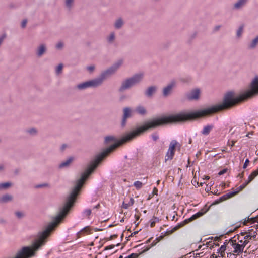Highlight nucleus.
<instances>
[{
	"label": "nucleus",
	"mask_w": 258,
	"mask_h": 258,
	"mask_svg": "<svg viewBox=\"0 0 258 258\" xmlns=\"http://www.w3.org/2000/svg\"><path fill=\"white\" fill-rule=\"evenodd\" d=\"M168 124H171L169 116L163 115L146 121L144 125L126 134L119 140H117L115 137L112 136L105 137L104 140L105 144L111 142L114 143L98 154L95 158L90 162L87 169L81 173L80 178L77 180L76 185L70 194L67 197L63 207L59 210H71L73 208L85 181L96 169L99 162L114 151L117 147L126 142L131 141L147 130H153Z\"/></svg>",
	"instance_id": "obj_1"
},
{
	"label": "nucleus",
	"mask_w": 258,
	"mask_h": 258,
	"mask_svg": "<svg viewBox=\"0 0 258 258\" xmlns=\"http://www.w3.org/2000/svg\"><path fill=\"white\" fill-rule=\"evenodd\" d=\"M258 94V77H255L252 81L250 88L243 93L236 95L234 92L229 91L224 97L222 103L212 106L210 107L191 112H180L176 114L169 115L171 123L184 122L212 115L219 111L229 109L242 102Z\"/></svg>",
	"instance_id": "obj_2"
},
{
	"label": "nucleus",
	"mask_w": 258,
	"mask_h": 258,
	"mask_svg": "<svg viewBox=\"0 0 258 258\" xmlns=\"http://www.w3.org/2000/svg\"><path fill=\"white\" fill-rule=\"evenodd\" d=\"M143 74L142 73H138L124 80L118 88V91L122 92L126 90L130 89L136 85L139 84L143 80Z\"/></svg>",
	"instance_id": "obj_3"
},
{
	"label": "nucleus",
	"mask_w": 258,
	"mask_h": 258,
	"mask_svg": "<svg viewBox=\"0 0 258 258\" xmlns=\"http://www.w3.org/2000/svg\"><path fill=\"white\" fill-rule=\"evenodd\" d=\"M122 64V60H119L106 70L102 72L98 77L95 79L98 86H100L104 80L113 75Z\"/></svg>",
	"instance_id": "obj_4"
},
{
	"label": "nucleus",
	"mask_w": 258,
	"mask_h": 258,
	"mask_svg": "<svg viewBox=\"0 0 258 258\" xmlns=\"http://www.w3.org/2000/svg\"><path fill=\"white\" fill-rule=\"evenodd\" d=\"M243 243H236V237H234L228 241V251H231L238 255L243 251Z\"/></svg>",
	"instance_id": "obj_5"
},
{
	"label": "nucleus",
	"mask_w": 258,
	"mask_h": 258,
	"mask_svg": "<svg viewBox=\"0 0 258 258\" xmlns=\"http://www.w3.org/2000/svg\"><path fill=\"white\" fill-rule=\"evenodd\" d=\"M98 85L95 80L93 79L77 84L75 88L79 90H83L89 87H97Z\"/></svg>",
	"instance_id": "obj_6"
},
{
	"label": "nucleus",
	"mask_w": 258,
	"mask_h": 258,
	"mask_svg": "<svg viewBox=\"0 0 258 258\" xmlns=\"http://www.w3.org/2000/svg\"><path fill=\"white\" fill-rule=\"evenodd\" d=\"M200 90L198 88L192 89L185 94L186 99L189 101L198 100L200 98Z\"/></svg>",
	"instance_id": "obj_7"
},
{
	"label": "nucleus",
	"mask_w": 258,
	"mask_h": 258,
	"mask_svg": "<svg viewBox=\"0 0 258 258\" xmlns=\"http://www.w3.org/2000/svg\"><path fill=\"white\" fill-rule=\"evenodd\" d=\"M176 86V82L175 80H172L163 89V96L166 97L169 96L172 91V89Z\"/></svg>",
	"instance_id": "obj_8"
},
{
	"label": "nucleus",
	"mask_w": 258,
	"mask_h": 258,
	"mask_svg": "<svg viewBox=\"0 0 258 258\" xmlns=\"http://www.w3.org/2000/svg\"><path fill=\"white\" fill-rule=\"evenodd\" d=\"M123 114L121 123L122 127H124L126 124V120L127 118L132 116V111L130 108L125 107L123 108Z\"/></svg>",
	"instance_id": "obj_9"
},
{
	"label": "nucleus",
	"mask_w": 258,
	"mask_h": 258,
	"mask_svg": "<svg viewBox=\"0 0 258 258\" xmlns=\"http://www.w3.org/2000/svg\"><path fill=\"white\" fill-rule=\"evenodd\" d=\"M238 194V191H230L229 192H228V194H226L223 196H222V197H221L219 200H216L213 204V205H215V204H219L220 202H222V201H224L226 200H227L228 199H230L233 197H234V196H235L236 195H237Z\"/></svg>",
	"instance_id": "obj_10"
},
{
	"label": "nucleus",
	"mask_w": 258,
	"mask_h": 258,
	"mask_svg": "<svg viewBox=\"0 0 258 258\" xmlns=\"http://www.w3.org/2000/svg\"><path fill=\"white\" fill-rule=\"evenodd\" d=\"M157 90V87L156 86H151L148 87L144 92L145 95L148 98H151L155 94Z\"/></svg>",
	"instance_id": "obj_11"
},
{
	"label": "nucleus",
	"mask_w": 258,
	"mask_h": 258,
	"mask_svg": "<svg viewBox=\"0 0 258 258\" xmlns=\"http://www.w3.org/2000/svg\"><path fill=\"white\" fill-rule=\"evenodd\" d=\"M47 50L46 46L45 44H40L37 48L36 55L37 57H40L44 54Z\"/></svg>",
	"instance_id": "obj_12"
},
{
	"label": "nucleus",
	"mask_w": 258,
	"mask_h": 258,
	"mask_svg": "<svg viewBox=\"0 0 258 258\" xmlns=\"http://www.w3.org/2000/svg\"><path fill=\"white\" fill-rule=\"evenodd\" d=\"M91 231L92 229L90 226H86L78 232L77 236L79 238L86 234H90L91 233Z\"/></svg>",
	"instance_id": "obj_13"
},
{
	"label": "nucleus",
	"mask_w": 258,
	"mask_h": 258,
	"mask_svg": "<svg viewBox=\"0 0 258 258\" xmlns=\"http://www.w3.org/2000/svg\"><path fill=\"white\" fill-rule=\"evenodd\" d=\"M248 0H238L233 5V9L235 10L241 9L247 3Z\"/></svg>",
	"instance_id": "obj_14"
},
{
	"label": "nucleus",
	"mask_w": 258,
	"mask_h": 258,
	"mask_svg": "<svg viewBox=\"0 0 258 258\" xmlns=\"http://www.w3.org/2000/svg\"><path fill=\"white\" fill-rule=\"evenodd\" d=\"M74 158L73 157H70L66 161L62 162L58 165L59 169H62L63 168L69 167L70 166L71 163L73 161Z\"/></svg>",
	"instance_id": "obj_15"
},
{
	"label": "nucleus",
	"mask_w": 258,
	"mask_h": 258,
	"mask_svg": "<svg viewBox=\"0 0 258 258\" xmlns=\"http://www.w3.org/2000/svg\"><path fill=\"white\" fill-rule=\"evenodd\" d=\"M207 211H205L204 212H200L199 211V212L197 213L196 214L193 215L191 217H190L188 219H185L184 221V223L185 224H186V223H188V222H191L196 219H197L198 218H199L200 217L202 216V215H203L205 212H206Z\"/></svg>",
	"instance_id": "obj_16"
},
{
	"label": "nucleus",
	"mask_w": 258,
	"mask_h": 258,
	"mask_svg": "<svg viewBox=\"0 0 258 258\" xmlns=\"http://www.w3.org/2000/svg\"><path fill=\"white\" fill-rule=\"evenodd\" d=\"M255 222H258V216L255 217L249 216L247 218H245L244 220L243 224L244 225H247L248 223L252 224Z\"/></svg>",
	"instance_id": "obj_17"
},
{
	"label": "nucleus",
	"mask_w": 258,
	"mask_h": 258,
	"mask_svg": "<svg viewBox=\"0 0 258 258\" xmlns=\"http://www.w3.org/2000/svg\"><path fill=\"white\" fill-rule=\"evenodd\" d=\"M244 236V234L243 233H241V235H237L235 236L234 237H236V243H239V244H243V248L247 244V240H244L243 236Z\"/></svg>",
	"instance_id": "obj_18"
},
{
	"label": "nucleus",
	"mask_w": 258,
	"mask_h": 258,
	"mask_svg": "<svg viewBox=\"0 0 258 258\" xmlns=\"http://www.w3.org/2000/svg\"><path fill=\"white\" fill-rule=\"evenodd\" d=\"M177 147L180 148L181 147V145L179 143H178L177 141L173 140L170 143L168 150L169 151H172L174 152H175L176 147Z\"/></svg>",
	"instance_id": "obj_19"
},
{
	"label": "nucleus",
	"mask_w": 258,
	"mask_h": 258,
	"mask_svg": "<svg viewBox=\"0 0 258 258\" xmlns=\"http://www.w3.org/2000/svg\"><path fill=\"white\" fill-rule=\"evenodd\" d=\"M213 128L214 125L213 124H208L205 126L203 130L201 131V134L207 136Z\"/></svg>",
	"instance_id": "obj_20"
},
{
	"label": "nucleus",
	"mask_w": 258,
	"mask_h": 258,
	"mask_svg": "<svg viewBox=\"0 0 258 258\" xmlns=\"http://www.w3.org/2000/svg\"><path fill=\"white\" fill-rule=\"evenodd\" d=\"M135 111L139 115H145L147 114V110L146 108L141 105L138 106L136 109Z\"/></svg>",
	"instance_id": "obj_21"
},
{
	"label": "nucleus",
	"mask_w": 258,
	"mask_h": 258,
	"mask_svg": "<svg viewBox=\"0 0 258 258\" xmlns=\"http://www.w3.org/2000/svg\"><path fill=\"white\" fill-rule=\"evenodd\" d=\"M258 45V35L248 44L249 49H255Z\"/></svg>",
	"instance_id": "obj_22"
},
{
	"label": "nucleus",
	"mask_w": 258,
	"mask_h": 258,
	"mask_svg": "<svg viewBox=\"0 0 258 258\" xmlns=\"http://www.w3.org/2000/svg\"><path fill=\"white\" fill-rule=\"evenodd\" d=\"M256 232L255 231L253 232V234L252 233L251 231H249L246 235H244L243 236L244 240H247V244L249 242V240L251 239L252 238H254L256 237Z\"/></svg>",
	"instance_id": "obj_23"
},
{
	"label": "nucleus",
	"mask_w": 258,
	"mask_h": 258,
	"mask_svg": "<svg viewBox=\"0 0 258 258\" xmlns=\"http://www.w3.org/2000/svg\"><path fill=\"white\" fill-rule=\"evenodd\" d=\"M12 196L9 194H6L3 195L2 197L0 198V203H7L9 201H10L12 200Z\"/></svg>",
	"instance_id": "obj_24"
},
{
	"label": "nucleus",
	"mask_w": 258,
	"mask_h": 258,
	"mask_svg": "<svg viewBox=\"0 0 258 258\" xmlns=\"http://www.w3.org/2000/svg\"><path fill=\"white\" fill-rule=\"evenodd\" d=\"M124 25V22L122 18L117 19L114 23V27L116 29H120Z\"/></svg>",
	"instance_id": "obj_25"
},
{
	"label": "nucleus",
	"mask_w": 258,
	"mask_h": 258,
	"mask_svg": "<svg viewBox=\"0 0 258 258\" xmlns=\"http://www.w3.org/2000/svg\"><path fill=\"white\" fill-rule=\"evenodd\" d=\"M258 175V169L253 171L248 176V180L246 181L248 184L251 182L255 177Z\"/></svg>",
	"instance_id": "obj_26"
},
{
	"label": "nucleus",
	"mask_w": 258,
	"mask_h": 258,
	"mask_svg": "<svg viewBox=\"0 0 258 258\" xmlns=\"http://www.w3.org/2000/svg\"><path fill=\"white\" fill-rule=\"evenodd\" d=\"M174 154L175 152H174L173 151H169V150H168V151L165 157V161H167L168 160L172 159L174 155Z\"/></svg>",
	"instance_id": "obj_27"
},
{
	"label": "nucleus",
	"mask_w": 258,
	"mask_h": 258,
	"mask_svg": "<svg viewBox=\"0 0 258 258\" xmlns=\"http://www.w3.org/2000/svg\"><path fill=\"white\" fill-rule=\"evenodd\" d=\"M160 220H161V218L157 217L156 216H154L153 218L150 220V226L151 227H153L155 226L156 223L159 222Z\"/></svg>",
	"instance_id": "obj_28"
},
{
	"label": "nucleus",
	"mask_w": 258,
	"mask_h": 258,
	"mask_svg": "<svg viewBox=\"0 0 258 258\" xmlns=\"http://www.w3.org/2000/svg\"><path fill=\"white\" fill-rule=\"evenodd\" d=\"M115 39V35L114 32H112L110 34L109 36L107 37V42L109 44H111L114 41Z\"/></svg>",
	"instance_id": "obj_29"
},
{
	"label": "nucleus",
	"mask_w": 258,
	"mask_h": 258,
	"mask_svg": "<svg viewBox=\"0 0 258 258\" xmlns=\"http://www.w3.org/2000/svg\"><path fill=\"white\" fill-rule=\"evenodd\" d=\"M12 185L11 182H4L0 183V190L7 189Z\"/></svg>",
	"instance_id": "obj_30"
},
{
	"label": "nucleus",
	"mask_w": 258,
	"mask_h": 258,
	"mask_svg": "<svg viewBox=\"0 0 258 258\" xmlns=\"http://www.w3.org/2000/svg\"><path fill=\"white\" fill-rule=\"evenodd\" d=\"M226 250L228 251V242H225L224 243V245L221 246L219 251H220V252H225Z\"/></svg>",
	"instance_id": "obj_31"
},
{
	"label": "nucleus",
	"mask_w": 258,
	"mask_h": 258,
	"mask_svg": "<svg viewBox=\"0 0 258 258\" xmlns=\"http://www.w3.org/2000/svg\"><path fill=\"white\" fill-rule=\"evenodd\" d=\"M244 29V25H241L239 26V28L237 30L236 35L237 37H240L243 33Z\"/></svg>",
	"instance_id": "obj_32"
},
{
	"label": "nucleus",
	"mask_w": 258,
	"mask_h": 258,
	"mask_svg": "<svg viewBox=\"0 0 258 258\" xmlns=\"http://www.w3.org/2000/svg\"><path fill=\"white\" fill-rule=\"evenodd\" d=\"M15 215L18 218L20 219L25 216V213L22 211H16L15 212Z\"/></svg>",
	"instance_id": "obj_33"
},
{
	"label": "nucleus",
	"mask_w": 258,
	"mask_h": 258,
	"mask_svg": "<svg viewBox=\"0 0 258 258\" xmlns=\"http://www.w3.org/2000/svg\"><path fill=\"white\" fill-rule=\"evenodd\" d=\"M134 185L136 187L137 190H139L142 188L143 184L139 181H136L134 182Z\"/></svg>",
	"instance_id": "obj_34"
},
{
	"label": "nucleus",
	"mask_w": 258,
	"mask_h": 258,
	"mask_svg": "<svg viewBox=\"0 0 258 258\" xmlns=\"http://www.w3.org/2000/svg\"><path fill=\"white\" fill-rule=\"evenodd\" d=\"M248 183L245 181L243 184L241 185L238 188H237L235 191H238V193L242 190H243L247 185Z\"/></svg>",
	"instance_id": "obj_35"
},
{
	"label": "nucleus",
	"mask_w": 258,
	"mask_h": 258,
	"mask_svg": "<svg viewBox=\"0 0 258 258\" xmlns=\"http://www.w3.org/2000/svg\"><path fill=\"white\" fill-rule=\"evenodd\" d=\"M224 254L225 252H220V251H219L218 256H215V254H212L210 258H222L224 256Z\"/></svg>",
	"instance_id": "obj_36"
},
{
	"label": "nucleus",
	"mask_w": 258,
	"mask_h": 258,
	"mask_svg": "<svg viewBox=\"0 0 258 258\" xmlns=\"http://www.w3.org/2000/svg\"><path fill=\"white\" fill-rule=\"evenodd\" d=\"M237 255V254L233 253L231 251H228L227 252L228 258H236Z\"/></svg>",
	"instance_id": "obj_37"
},
{
	"label": "nucleus",
	"mask_w": 258,
	"mask_h": 258,
	"mask_svg": "<svg viewBox=\"0 0 258 258\" xmlns=\"http://www.w3.org/2000/svg\"><path fill=\"white\" fill-rule=\"evenodd\" d=\"M151 137L154 141H156L159 139V136L157 133H154L152 134Z\"/></svg>",
	"instance_id": "obj_38"
},
{
	"label": "nucleus",
	"mask_w": 258,
	"mask_h": 258,
	"mask_svg": "<svg viewBox=\"0 0 258 258\" xmlns=\"http://www.w3.org/2000/svg\"><path fill=\"white\" fill-rule=\"evenodd\" d=\"M27 132L31 135H35L37 133V130L34 128H32L27 130Z\"/></svg>",
	"instance_id": "obj_39"
},
{
	"label": "nucleus",
	"mask_w": 258,
	"mask_h": 258,
	"mask_svg": "<svg viewBox=\"0 0 258 258\" xmlns=\"http://www.w3.org/2000/svg\"><path fill=\"white\" fill-rule=\"evenodd\" d=\"M74 0H66V5L68 8H70Z\"/></svg>",
	"instance_id": "obj_40"
},
{
	"label": "nucleus",
	"mask_w": 258,
	"mask_h": 258,
	"mask_svg": "<svg viewBox=\"0 0 258 258\" xmlns=\"http://www.w3.org/2000/svg\"><path fill=\"white\" fill-rule=\"evenodd\" d=\"M63 65L62 64H59L56 69V72L57 74H59L62 70Z\"/></svg>",
	"instance_id": "obj_41"
},
{
	"label": "nucleus",
	"mask_w": 258,
	"mask_h": 258,
	"mask_svg": "<svg viewBox=\"0 0 258 258\" xmlns=\"http://www.w3.org/2000/svg\"><path fill=\"white\" fill-rule=\"evenodd\" d=\"M7 35L6 33L3 34L1 36H0V45L4 40V39L6 38Z\"/></svg>",
	"instance_id": "obj_42"
},
{
	"label": "nucleus",
	"mask_w": 258,
	"mask_h": 258,
	"mask_svg": "<svg viewBox=\"0 0 258 258\" xmlns=\"http://www.w3.org/2000/svg\"><path fill=\"white\" fill-rule=\"evenodd\" d=\"M63 43L62 42H59L56 44V48L58 49H60L63 47Z\"/></svg>",
	"instance_id": "obj_43"
},
{
	"label": "nucleus",
	"mask_w": 258,
	"mask_h": 258,
	"mask_svg": "<svg viewBox=\"0 0 258 258\" xmlns=\"http://www.w3.org/2000/svg\"><path fill=\"white\" fill-rule=\"evenodd\" d=\"M87 69L90 72H92L95 70V66L93 65L89 66L87 67Z\"/></svg>",
	"instance_id": "obj_44"
},
{
	"label": "nucleus",
	"mask_w": 258,
	"mask_h": 258,
	"mask_svg": "<svg viewBox=\"0 0 258 258\" xmlns=\"http://www.w3.org/2000/svg\"><path fill=\"white\" fill-rule=\"evenodd\" d=\"M227 171V168H224L222 170H221V171H220L218 173V175H223L224 174H225V173H226Z\"/></svg>",
	"instance_id": "obj_45"
},
{
	"label": "nucleus",
	"mask_w": 258,
	"mask_h": 258,
	"mask_svg": "<svg viewBox=\"0 0 258 258\" xmlns=\"http://www.w3.org/2000/svg\"><path fill=\"white\" fill-rule=\"evenodd\" d=\"M249 163V160L248 159H246L245 161V162L244 163V165H243V169H245L246 168V167H247L248 164Z\"/></svg>",
	"instance_id": "obj_46"
},
{
	"label": "nucleus",
	"mask_w": 258,
	"mask_h": 258,
	"mask_svg": "<svg viewBox=\"0 0 258 258\" xmlns=\"http://www.w3.org/2000/svg\"><path fill=\"white\" fill-rule=\"evenodd\" d=\"M27 22V20L26 19L23 20L21 23V27L22 28H24L26 27V24Z\"/></svg>",
	"instance_id": "obj_47"
},
{
	"label": "nucleus",
	"mask_w": 258,
	"mask_h": 258,
	"mask_svg": "<svg viewBox=\"0 0 258 258\" xmlns=\"http://www.w3.org/2000/svg\"><path fill=\"white\" fill-rule=\"evenodd\" d=\"M46 186H48V184L44 183V184H39L36 186V187L37 188H42V187H46Z\"/></svg>",
	"instance_id": "obj_48"
},
{
	"label": "nucleus",
	"mask_w": 258,
	"mask_h": 258,
	"mask_svg": "<svg viewBox=\"0 0 258 258\" xmlns=\"http://www.w3.org/2000/svg\"><path fill=\"white\" fill-rule=\"evenodd\" d=\"M129 206H130L128 204V203H126L125 202H123V204H122V207L124 209H127Z\"/></svg>",
	"instance_id": "obj_49"
},
{
	"label": "nucleus",
	"mask_w": 258,
	"mask_h": 258,
	"mask_svg": "<svg viewBox=\"0 0 258 258\" xmlns=\"http://www.w3.org/2000/svg\"><path fill=\"white\" fill-rule=\"evenodd\" d=\"M134 200L133 198H130V200L128 202V204L130 205V206H132L134 204Z\"/></svg>",
	"instance_id": "obj_50"
},
{
	"label": "nucleus",
	"mask_w": 258,
	"mask_h": 258,
	"mask_svg": "<svg viewBox=\"0 0 258 258\" xmlns=\"http://www.w3.org/2000/svg\"><path fill=\"white\" fill-rule=\"evenodd\" d=\"M67 144H62V145H61V147H60V150H61V151H62H62H63L66 149V148H67Z\"/></svg>",
	"instance_id": "obj_51"
},
{
	"label": "nucleus",
	"mask_w": 258,
	"mask_h": 258,
	"mask_svg": "<svg viewBox=\"0 0 258 258\" xmlns=\"http://www.w3.org/2000/svg\"><path fill=\"white\" fill-rule=\"evenodd\" d=\"M220 28H221L220 25H217L215 27L214 30V31H217L220 29Z\"/></svg>",
	"instance_id": "obj_52"
},
{
	"label": "nucleus",
	"mask_w": 258,
	"mask_h": 258,
	"mask_svg": "<svg viewBox=\"0 0 258 258\" xmlns=\"http://www.w3.org/2000/svg\"><path fill=\"white\" fill-rule=\"evenodd\" d=\"M100 208V205L99 203H98L96 205L94 206L92 208L93 209H99Z\"/></svg>",
	"instance_id": "obj_53"
},
{
	"label": "nucleus",
	"mask_w": 258,
	"mask_h": 258,
	"mask_svg": "<svg viewBox=\"0 0 258 258\" xmlns=\"http://www.w3.org/2000/svg\"><path fill=\"white\" fill-rule=\"evenodd\" d=\"M158 189L156 187H154L152 192L153 195H157Z\"/></svg>",
	"instance_id": "obj_54"
},
{
	"label": "nucleus",
	"mask_w": 258,
	"mask_h": 258,
	"mask_svg": "<svg viewBox=\"0 0 258 258\" xmlns=\"http://www.w3.org/2000/svg\"><path fill=\"white\" fill-rule=\"evenodd\" d=\"M183 224H182L181 225H179V226H176V227H175L172 229V232H173V231H176L177 229H178L179 228V227H181V226H183Z\"/></svg>",
	"instance_id": "obj_55"
},
{
	"label": "nucleus",
	"mask_w": 258,
	"mask_h": 258,
	"mask_svg": "<svg viewBox=\"0 0 258 258\" xmlns=\"http://www.w3.org/2000/svg\"><path fill=\"white\" fill-rule=\"evenodd\" d=\"M91 214V211H87L85 213V215L87 217H89Z\"/></svg>",
	"instance_id": "obj_56"
},
{
	"label": "nucleus",
	"mask_w": 258,
	"mask_h": 258,
	"mask_svg": "<svg viewBox=\"0 0 258 258\" xmlns=\"http://www.w3.org/2000/svg\"><path fill=\"white\" fill-rule=\"evenodd\" d=\"M243 175H244V172H242L241 173H239L238 175H237V177H239L240 178H242L243 177Z\"/></svg>",
	"instance_id": "obj_57"
},
{
	"label": "nucleus",
	"mask_w": 258,
	"mask_h": 258,
	"mask_svg": "<svg viewBox=\"0 0 258 258\" xmlns=\"http://www.w3.org/2000/svg\"><path fill=\"white\" fill-rule=\"evenodd\" d=\"M135 217L136 219V220H138L139 219V218H140V216L138 215L135 214Z\"/></svg>",
	"instance_id": "obj_58"
},
{
	"label": "nucleus",
	"mask_w": 258,
	"mask_h": 258,
	"mask_svg": "<svg viewBox=\"0 0 258 258\" xmlns=\"http://www.w3.org/2000/svg\"><path fill=\"white\" fill-rule=\"evenodd\" d=\"M235 141H232V144H231V147L234 146V145H235Z\"/></svg>",
	"instance_id": "obj_59"
},
{
	"label": "nucleus",
	"mask_w": 258,
	"mask_h": 258,
	"mask_svg": "<svg viewBox=\"0 0 258 258\" xmlns=\"http://www.w3.org/2000/svg\"><path fill=\"white\" fill-rule=\"evenodd\" d=\"M4 166H3V165H0V171H1V170H3V169H4Z\"/></svg>",
	"instance_id": "obj_60"
},
{
	"label": "nucleus",
	"mask_w": 258,
	"mask_h": 258,
	"mask_svg": "<svg viewBox=\"0 0 258 258\" xmlns=\"http://www.w3.org/2000/svg\"><path fill=\"white\" fill-rule=\"evenodd\" d=\"M19 170H18V169H16V170H15V173L16 174H18V173H19Z\"/></svg>",
	"instance_id": "obj_61"
},
{
	"label": "nucleus",
	"mask_w": 258,
	"mask_h": 258,
	"mask_svg": "<svg viewBox=\"0 0 258 258\" xmlns=\"http://www.w3.org/2000/svg\"><path fill=\"white\" fill-rule=\"evenodd\" d=\"M109 219V217H107V218H105L103 221H106Z\"/></svg>",
	"instance_id": "obj_62"
},
{
	"label": "nucleus",
	"mask_w": 258,
	"mask_h": 258,
	"mask_svg": "<svg viewBox=\"0 0 258 258\" xmlns=\"http://www.w3.org/2000/svg\"><path fill=\"white\" fill-rule=\"evenodd\" d=\"M101 230H102L101 229H95V231H101Z\"/></svg>",
	"instance_id": "obj_63"
},
{
	"label": "nucleus",
	"mask_w": 258,
	"mask_h": 258,
	"mask_svg": "<svg viewBox=\"0 0 258 258\" xmlns=\"http://www.w3.org/2000/svg\"><path fill=\"white\" fill-rule=\"evenodd\" d=\"M119 258H123V256L122 255H120Z\"/></svg>",
	"instance_id": "obj_64"
}]
</instances>
